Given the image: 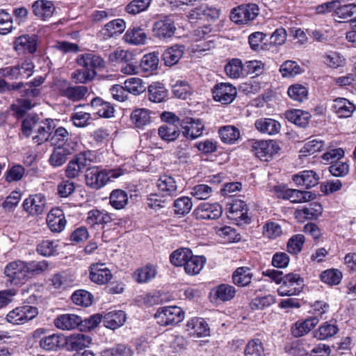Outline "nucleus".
Masks as SVG:
<instances>
[{
	"instance_id": "obj_1",
	"label": "nucleus",
	"mask_w": 356,
	"mask_h": 356,
	"mask_svg": "<svg viewBox=\"0 0 356 356\" xmlns=\"http://www.w3.org/2000/svg\"><path fill=\"white\" fill-rule=\"evenodd\" d=\"M54 129V123L51 119L40 120L37 116H27L22 124V131L24 136L29 137L34 134L33 140L40 145L47 141Z\"/></svg>"
},
{
	"instance_id": "obj_2",
	"label": "nucleus",
	"mask_w": 356,
	"mask_h": 356,
	"mask_svg": "<svg viewBox=\"0 0 356 356\" xmlns=\"http://www.w3.org/2000/svg\"><path fill=\"white\" fill-rule=\"evenodd\" d=\"M120 174L99 169V167L92 166L88 168L85 175L86 185L95 190H98L104 186L109 181L110 178H117Z\"/></svg>"
},
{
	"instance_id": "obj_3",
	"label": "nucleus",
	"mask_w": 356,
	"mask_h": 356,
	"mask_svg": "<svg viewBox=\"0 0 356 356\" xmlns=\"http://www.w3.org/2000/svg\"><path fill=\"white\" fill-rule=\"evenodd\" d=\"M277 293L280 296H292L298 295L304 286L303 279L300 275L290 273L284 275Z\"/></svg>"
},
{
	"instance_id": "obj_4",
	"label": "nucleus",
	"mask_w": 356,
	"mask_h": 356,
	"mask_svg": "<svg viewBox=\"0 0 356 356\" xmlns=\"http://www.w3.org/2000/svg\"><path fill=\"white\" fill-rule=\"evenodd\" d=\"M154 317L161 325H173L184 320V312L179 307H164L156 312Z\"/></svg>"
},
{
	"instance_id": "obj_5",
	"label": "nucleus",
	"mask_w": 356,
	"mask_h": 356,
	"mask_svg": "<svg viewBox=\"0 0 356 356\" xmlns=\"http://www.w3.org/2000/svg\"><path fill=\"white\" fill-rule=\"evenodd\" d=\"M4 273L15 285L24 284L30 278L26 262L21 260L8 264L5 267Z\"/></svg>"
},
{
	"instance_id": "obj_6",
	"label": "nucleus",
	"mask_w": 356,
	"mask_h": 356,
	"mask_svg": "<svg viewBox=\"0 0 356 356\" xmlns=\"http://www.w3.org/2000/svg\"><path fill=\"white\" fill-rule=\"evenodd\" d=\"M38 314V308L30 305L16 307L6 316V321L14 325H22L33 319Z\"/></svg>"
},
{
	"instance_id": "obj_7",
	"label": "nucleus",
	"mask_w": 356,
	"mask_h": 356,
	"mask_svg": "<svg viewBox=\"0 0 356 356\" xmlns=\"http://www.w3.org/2000/svg\"><path fill=\"white\" fill-rule=\"evenodd\" d=\"M280 147L274 140H256L252 143V151L255 156L263 161H268L280 150Z\"/></svg>"
},
{
	"instance_id": "obj_8",
	"label": "nucleus",
	"mask_w": 356,
	"mask_h": 356,
	"mask_svg": "<svg viewBox=\"0 0 356 356\" xmlns=\"http://www.w3.org/2000/svg\"><path fill=\"white\" fill-rule=\"evenodd\" d=\"M212 94L215 101L219 102L222 104H229L236 98L237 90L231 83H219L213 88Z\"/></svg>"
},
{
	"instance_id": "obj_9",
	"label": "nucleus",
	"mask_w": 356,
	"mask_h": 356,
	"mask_svg": "<svg viewBox=\"0 0 356 356\" xmlns=\"http://www.w3.org/2000/svg\"><path fill=\"white\" fill-rule=\"evenodd\" d=\"M222 213V209L218 203L202 202L194 210L193 215L199 220H216Z\"/></svg>"
},
{
	"instance_id": "obj_10",
	"label": "nucleus",
	"mask_w": 356,
	"mask_h": 356,
	"mask_svg": "<svg viewBox=\"0 0 356 356\" xmlns=\"http://www.w3.org/2000/svg\"><path fill=\"white\" fill-rule=\"evenodd\" d=\"M175 31L174 21L169 16H165L163 19L155 22L152 28L154 36L160 40L172 37Z\"/></svg>"
},
{
	"instance_id": "obj_11",
	"label": "nucleus",
	"mask_w": 356,
	"mask_h": 356,
	"mask_svg": "<svg viewBox=\"0 0 356 356\" xmlns=\"http://www.w3.org/2000/svg\"><path fill=\"white\" fill-rule=\"evenodd\" d=\"M76 62L78 65L86 70H102L106 67V62L100 56L93 53H86L77 56Z\"/></svg>"
},
{
	"instance_id": "obj_12",
	"label": "nucleus",
	"mask_w": 356,
	"mask_h": 356,
	"mask_svg": "<svg viewBox=\"0 0 356 356\" xmlns=\"http://www.w3.org/2000/svg\"><path fill=\"white\" fill-rule=\"evenodd\" d=\"M47 200L44 195L37 193L29 195L23 202V208L31 216H38L44 213Z\"/></svg>"
},
{
	"instance_id": "obj_13",
	"label": "nucleus",
	"mask_w": 356,
	"mask_h": 356,
	"mask_svg": "<svg viewBox=\"0 0 356 356\" xmlns=\"http://www.w3.org/2000/svg\"><path fill=\"white\" fill-rule=\"evenodd\" d=\"M275 191L277 192L279 197L289 200L293 203L306 202L313 200L316 197V195L310 191L291 188H286L278 191L277 188H275Z\"/></svg>"
},
{
	"instance_id": "obj_14",
	"label": "nucleus",
	"mask_w": 356,
	"mask_h": 356,
	"mask_svg": "<svg viewBox=\"0 0 356 356\" xmlns=\"http://www.w3.org/2000/svg\"><path fill=\"white\" fill-rule=\"evenodd\" d=\"M183 135L190 139H195L202 134L204 124L200 119L186 118L180 122Z\"/></svg>"
},
{
	"instance_id": "obj_15",
	"label": "nucleus",
	"mask_w": 356,
	"mask_h": 356,
	"mask_svg": "<svg viewBox=\"0 0 356 356\" xmlns=\"http://www.w3.org/2000/svg\"><path fill=\"white\" fill-rule=\"evenodd\" d=\"M159 193L164 197H172L177 195L178 186L175 179L170 175H161L156 182Z\"/></svg>"
},
{
	"instance_id": "obj_16",
	"label": "nucleus",
	"mask_w": 356,
	"mask_h": 356,
	"mask_svg": "<svg viewBox=\"0 0 356 356\" xmlns=\"http://www.w3.org/2000/svg\"><path fill=\"white\" fill-rule=\"evenodd\" d=\"M38 37L35 34L22 35L15 39L14 49L18 54H33L37 49Z\"/></svg>"
},
{
	"instance_id": "obj_17",
	"label": "nucleus",
	"mask_w": 356,
	"mask_h": 356,
	"mask_svg": "<svg viewBox=\"0 0 356 356\" xmlns=\"http://www.w3.org/2000/svg\"><path fill=\"white\" fill-rule=\"evenodd\" d=\"M91 338L83 334H72L65 337L64 336V346L70 351H81L88 347L91 343Z\"/></svg>"
},
{
	"instance_id": "obj_18",
	"label": "nucleus",
	"mask_w": 356,
	"mask_h": 356,
	"mask_svg": "<svg viewBox=\"0 0 356 356\" xmlns=\"http://www.w3.org/2000/svg\"><path fill=\"white\" fill-rule=\"evenodd\" d=\"M90 278L92 282L102 285L112 278V273L105 264H92L90 266Z\"/></svg>"
},
{
	"instance_id": "obj_19",
	"label": "nucleus",
	"mask_w": 356,
	"mask_h": 356,
	"mask_svg": "<svg viewBox=\"0 0 356 356\" xmlns=\"http://www.w3.org/2000/svg\"><path fill=\"white\" fill-rule=\"evenodd\" d=\"M66 220L63 211L59 208H54L47 216V223L53 232H62L66 225Z\"/></svg>"
},
{
	"instance_id": "obj_20",
	"label": "nucleus",
	"mask_w": 356,
	"mask_h": 356,
	"mask_svg": "<svg viewBox=\"0 0 356 356\" xmlns=\"http://www.w3.org/2000/svg\"><path fill=\"white\" fill-rule=\"evenodd\" d=\"M49 140L51 145L56 147L74 149L76 146V143L72 140L67 130L63 127H58Z\"/></svg>"
},
{
	"instance_id": "obj_21",
	"label": "nucleus",
	"mask_w": 356,
	"mask_h": 356,
	"mask_svg": "<svg viewBox=\"0 0 356 356\" xmlns=\"http://www.w3.org/2000/svg\"><path fill=\"white\" fill-rule=\"evenodd\" d=\"M81 318L73 314H65L58 316L54 319L55 326L62 330H72L79 327Z\"/></svg>"
},
{
	"instance_id": "obj_22",
	"label": "nucleus",
	"mask_w": 356,
	"mask_h": 356,
	"mask_svg": "<svg viewBox=\"0 0 356 356\" xmlns=\"http://www.w3.org/2000/svg\"><path fill=\"white\" fill-rule=\"evenodd\" d=\"M126 29V23L122 19H115L104 25L99 31V35L104 40L120 35Z\"/></svg>"
},
{
	"instance_id": "obj_23",
	"label": "nucleus",
	"mask_w": 356,
	"mask_h": 356,
	"mask_svg": "<svg viewBox=\"0 0 356 356\" xmlns=\"http://www.w3.org/2000/svg\"><path fill=\"white\" fill-rule=\"evenodd\" d=\"M332 108L339 118H347L352 116L356 109V106L348 99L338 97L334 100Z\"/></svg>"
},
{
	"instance_id": "obj_24",
	"label": "nucleus",
	"mask_w": 356,
	"mask_h": 356,
	"mask_svg": "<svg viewBox=\"0 0 356 356\" xmlns=\"http://www.w3.org/2000/svg\"><path fill=\"white\" fill-rule=\"evenodd\" d=\"M152 112L147 108H136L131 114V123L138 129H145L152 122Z\"/></svg>"
},
{
	"instance_id": "obj_25",
	"label": "nucleus",
	"mask_w": 356,
	"mask_h": 356,
	"mask_svg": "<svg viewBox=\"0 0 356 356\" xmlns=\"http://www.w3.org/2000/svg\"><path fill=\"white\" fill-rule=\"evenodd\" d=\"M187 331L191 336L202 337L209 334V327L207 322L201 318H193L188 321Z\"/></svg>"
},
{
	"instance_id": "obj_26",
	"label": "nucleus",
	"mask_w": 356,
	"mask_h": 356,
	"mask_svg": "<svg viewBox=\"0 0 356 356\" xmlns=\"http://www.w3.org/2000/svg\"><path fill=\"white\" fill-rule=\"evenodd\" d=\"M90 106L94 113L99 117L110 118L113 116L115 108L113 106L100 97H95L91 100Z\"/></svg>"
},
{
	"instance_id": "obj_27",
	"label": "nucleus",
	"mask_w": 356,
	"mask_h": 356,
	"mask_svg": "<svg viewBox=\"0 0 356 356\" xmlns=\"http://www.w3.org/2000/svg\"><path fill=\"white\" fill-rule=\"evenodd\" d=\"M32 8L35 15L42 20H47L51 17L55 10L54 3L47 0H38L35 1Z\"/></svg>"
},
{
	"instance_id": "obj_28",
	"label": "nucleus",
	"mask_w": 356,
	"mask_h": 356,
	"mask_svg": "<svg viewBox=\"0 0 356 356\" xmlns=\"http://www.w3.org/2000/svg\"><path fill=\"white\" fill-rule=\"evenodd\" d=\"M318 179V175L313 170H304L293 175V181L297 186H305L307 188L316 186Z\"/></svg>"
},
{
	"instance_id": "obj_29",
	"label": "nucleus",
	"mask_w": 356,
	"mask_h": 356,
	"mask_svg": "<svg viewBox=\"0 0 356 356\" xmlns=\"http://www.w3.org/2000/svg\"><path fill=\"white\" fill-rule=\"evenodd\" d=\"M211 293L216 301L225 302L232 300L235 297L236 290L232 285L221 284L215 287Z\"/></svg>"
},
{
	"instance_id": "obj_30",
	"label": "nucleus",
	"mask_w": 356,
	"mask_h": 356,
	"mask_svg": "<svg viewBox=\"0 0 356 356\" xmlns=\"http://www.w3.org/2000/svg\"><path fill=\"white\" fill-rule=\"evenodd\" d=\"M126 320V315L121 310L111 311L102 316V322L105 327L115 330L122 326Z\"/></svg>"
},
{
	"instance_id": "obj_31",
	"label": "nucleus",
	"mask_w": 356,
	"mask_h": 356,
	"mask_svg": "<svg viewBox=\"0 0 356 356\" xmlns=\"http://www.w3.org/2000/svg\"><path fill=\"white\" fill-rule=\"evenodd\" d=\"M319 322L317 317H309L304 321H297L291 327V333L295 337H300L307 334Z\"/></svg>"
},
{
	"instance_id": "obj_32",
	"label": "nucleus",
	"mask_w": 356,
	"mask_h": 356,
	"mask_svg": "<svg viewBox=\"0 0 356 356\" xmlns=\"http://www.w3.org/2000/svg\"><path fill=\"white\" fill-rule=\"evenodd\" d=\"M185 47L182 44H175L164 51L162 59L167 66H172L177 63L183 56Z\"/></svg>"
},
{
	"instance_id": "obj_33",
	"label": "nucleus",
	"mask_w": 356,
	"mask_h": 356,
	"mask_svg": "<svg viewBox=\"0 0 356 356\" xmlns=\"http://www.w3.org/2000/svg\"><path fill=\"white\" fill-rule=\"evenodd\" d=\"M40 346L46 350H57L64 347V335L61 334H52L42 337L40 340Z\"/></svg>"
},
{
	"instance_id": "obj_34",
	"label": "nucleus",
	"mask_w": 356,
	"mask_h": 356,
	"mask_svg": "<svg viewBox=\"0 0 356 356\" xmlns=\"http://www.w3.org/2000/svg\"><path fill=\"white\" fill-rule=\"evenodd\" d=\"M256 129L261 133L268 135L277 134L281 128L279 122L271 118H260L254 123Z\"/></svg>"
},
{
	"instance_id": "obj_35",
	"label": "nucleus",
	"mask_w": 356,
	"mask_h": 356,
	"mask_svg": "<svg viewBox=\"0 0 356 356\" xmlns=\"http://www.w3.org/2000/svg\"><path fill=\"white\" fill-rule=\"evenodd\" d=\"M156 267L151 264L138 268L133 273L134 280L138 284H144L150 282L156 275Z\"/></svg>"
},
{
	"instance_id": "obj_36",
	"label": "nucleus",
	"mask_w": 356,
	"mask_h": 356,
	"mask_svg": "<svg viewBox=\"0 0 356 356\" xmlns=\"http://www.w3.org/2000/svg\"><path fill=\"white\" fill-rule=\"evenodd\" d=\"M168 97V90L159 82H154L148 86V99L154 103L163 102Z\"/></svg>"
},
{
	"instance_id": "obj_37",
	"label": "nucleus",
	"mask_w": 356,
	"mask_h": 356,
	"mask_svg": "<svg viewBox=\"0 0 356 356\" xmlns=\"http://www.w3.org/2000/svg\"><path fill=\"white\" fill-rule=\"evenodd\" d=\"M286 118L289 121L302 127H305L311 118L309 112L300 109H293L286 113Z\"/></svg>"
},
{
	"instance_id": "obj_38",
	"label": "nucleus",
	"mask_w": 356,
	"mask_h": 356,
	"mask_svg": "<svg viewBox=\"0 0 356 356\" xmlns=\"http://www.w3.org/2000/svg\"><path fill=\"white\" fill-rule=\"evenodd\" d=\"M252 273L248 267H239L232 274L233 283L238 286H248L252 280Z\"/></svg>"
},
{
	"instance_id": "obj_39",
	"label": "nucleus",
	"mask_w": 356,
	"mask_h": 356,
	"mask_svg": "<svg viewBox=\"0 0 356 356\" xmlns=\"http://www.w3.org/2000/svg\"><path fill=\"white\" fill-rule=\"evenodd\" d=\"M221 140L227 144H234L240 138L238 129L232 125L221 127L218 130Z\"/></svg>"
},
{
	"instance_id": "obj_40",
	"label": "nucleus",
	"mask_w": 356,
	"mask_h": 356,
	"mask_svg": "<svg viewBox=\"0 0 356 356\" xmlns=\"http://www.w3.org/2000/svg\"><path fill=\"white\" fill-rule=\"evenodd\" d=\"M206 259L203 256H192L188 259L184 266L185 272L189 275H195L198 274L202 269Z\"/></svg>"
},
{
	"instance_id": "obj_41",
	"label": "nucleus",
	"mask_w": 356,
	"mask_h": 356,
	"mask_svg": "<svg viewBox=\"0 0 356 356\" xmlns=\"http://www.w3.org/2000/svg\"><path fill=\"white\" fill-rule=\"evenodd\" d=\"M124 38L127 42L138 45L145 42L147 35L143 29L134 27L126 32Z\"/></svg>"
},
{
	"instance_id": "obj_42",
	"label": "nucleus",
	"mask_w": 356,
	"mask_h": 356,
	"mask_svg": "<svg viewBox=\"0 0 356 356\" xmlns=\"http://www.w3.org/2000/svg\"><path fill=\"white\" fill-rule=\"evenodd\" d=\"M72 150L67 148H54L49 159V164L54 168L61 166L66 162L67 156L71 154Z\"/></svg>"
},
{
	"instance_id": "obj_43",
	"label": "nucleus",
	"mask_w": 356,
	"mask_h": 356,
	"mask_svg": "<svg viewBox=\"0 0 356 356\" xmlns=\"http://www.w3.org/2000/svg\"><path fill=\"white\" fill-rule=\"evenodd\" d=\"M110 204L115 209H122L128 203L127 193L121 189L113 190L109 197Z\"/></svg>"
},
{
	"instance_id": "obj_44",
	"label": "nucleus",
	"mask_w": 356,
	"mask_h": 356,
	"mask_svg": "<svg viewBox=\"0 0 356 356\" xmlns=\"http://www.w3.org/2000/svg\"><path fill=\"white\" fill-rule=\"evenodd\" d=\"M158 134L162 140L172 142L179 136L180 131L175 124H165L159 128Z\"/></svg>"
},
{
	"instance_id": "obj_45",
	"label": "nucleus",
	"mask_w": 356,
	"mask_h": 356,
	"mask_svg": "<svg viewBox=\"0 0 356 356\" xmlns=\"http://www.w3.org/2000/svg\"><path fill=\"white\" fill-rule=\"evenodd\" d=\"M192 254V251L189 248H181L172 252L170 260L171 264L175 266H184Z\"/></svg>"
},
{
	"instance_id": "obj_46",
	"label": "nucleus",
	"mask_w": 356,
	"mask_h": 356,
	"mask_svg": "<svg viewBox=\"0 0 356 356\" xmlns=\"http://www.w3.org/2000/svg\"><path fill=\"white\" fill-rule=\"evenodd\" d=\"M192 207L193 202L190 197L187 196L180 197L174 201V213L177 216H185L191 211Z\"/></svg>"
},
{
	"instance_id": "obj_47",
	"label": "nucleus",
	"mask_w": 356,
	"mask_h": 356,
	"mask_svg": "<svg viewBox=\"0 0 356 356\" xmlns=\"http://www.w3.org/2000/svg\"><path fill=\"white\" fill-rule=\"evenodd\" d=\"M33 104L31 101L26 98L17 99L15 103L11 105V110L18 118H21L32 108Z\"/></svg>"
},
{
	"instance_id": "obj_48",
	"label": "nucleus",
	"mask_w": 356,
	"mask_h": 356,
	"mask_svg": "<svg viewBox=\"0 0 356 356\" xmlns=\"http://www.w3.org/2000/svg\"><path fill=\"white\" fill-rule=\"evenodd\" d=\"M124 85L127 89L128 93H131L134 95H138L146 90L145 83L142 79L138 77H131L127 79Z\"/></svg>"
},
{
	"instance_id": "obj_49",
	"label": "nucleus",
	"mask_w": 356,
	"mask_h": 356,
	"mask_svg": "<svg viewBox=\"0 0 356 356\" xmlns=\"http://www.w3.org/2000/svg\"><path fill=\"white\" fill-rule=\"evenodd\" d=\"M159 60L158 53L152 52L143 56L140 65L144 72H152L157 69Z\"/></svg>"
},
{
	"instance_id": "obj_50",
	"label": "nucleus",
	"mask_w": 356,
	"mask_h": 356,
	"mask_svg": "<svg viewBox=\"0 0 356 356\" xmlns=\"http://www.w3.org/2000/svg\"><path fill=\"white\" fill-rule=\"evenodd\" d=\"M97 72L92 70H86L83 67L76 69L71 74V79L76 83H87L91 81L96 76Z\"/></svg>"
},
{
	"instance_id": "obj_51",
	"label": "nucleus",
	"mask_w": 356,
	"mask_h": 356,
	"mask_svg": "<svg viewBox=\"0 0 356 356\" xmlns=\"http://www.w3.org/2000/svg\"><path fill=\"white\" fill-rule=\"evenodd\" d=\"M324 147L325 142L323 140L314 138L305 143L300 152L302 154V156H306L321 152Z\"/></svg>"
},
{
	"instance_id": "obj_52",
	"label": "nucleus",
	"mask_w": 356,
	"mask_h": 356,
	"mask_svg": "<svg viewBox=\"0 0 356 356\" xmlns=\"http://www.w3.org/2000/svg\"><path fill=\"white\" fill-rule=\"evenodd\" d=\"M288 95L291 99L298 102H303L307 99L308 90L301 84H294L288 89Z\"/></svg>"
},
{
	"instance_id": "obj_53",
	"label": "nucleus",
	"mask_w": 356,
	"mask_h": 356,
	"mask_svg": "<svg viewBox=\"0 0 356 356\" xmlns=\"http://www.w3.org/2000/svg\"><path fill=\"white\" fill-rule=\"evenodd\" d=\"M245 356H265L264 348L259 339H252L246 344L244 350Z\"/></svg>"
},
{
	"instance_id": "obj_54",
	"label": "nucleus",
	"mask_w": 356,
	"mask_h": 356,
	"mask_svg": "<svg viewBox=\"0 0 356 356\" xmlns=\"http://www.w3.org/2000/svg\"><path fill=\"white\" fill-rule=\"evenodd\" d=\"M338 330L335 325L325 322L315 332V337L319 340H324L336 334Z\"/></svg>"
},
{
	"instance_id": "obj_55",
	"label": "nucleus",
	"mask_w": 356,
	"mask_h": 356,
	"mask_svg": "<svg viewBox=\"0 0 356 356\" xmlns=\"http://www.w3.org/2000/svg\"><path fill=\"white\" fill-rule=\"evenodd\" d=\"M219 17V10L212 8H200L192 10L190 14L191 19H203V18H211V19H216Z\"/></svg>"
},
{
	"instance_id": "obj_56",
	"label": "nucleus",
	"mask_w": 356,
	"mask_h": 356,
	"mask_svg": "<svg viewBox=\"0 0 356 356\" xmlns=\"http://www.w3.org/2000/svg\"><path fill=\"white\" fill-rule=\"evenodd\" d=\"M336 17L342 19H348L356 17V3H348L341 5L339 1L337 10H336Z\"/></svg>"
},
{
	"instance_id": "obj_57",
	"label": "nucleus",
	"mask_w": 356,
	"mask_h": 356,
	"mask_svg": "<svg viewBox=\"0 0 356 356\" xmlns=\"http://www.w3.org/2000/svg\"><path fill=\"white\" fill-rule=\"evenodd\" d=\"M71 298L76 305L88 307L92 304V295L86 290H77L73 293Z\"/></svg>"
},
{
	"instance_id": "obj_58",
	"label": "nucleus",
	"mask_w": 356,
	"mask_h": 356,
	"mask_svg": "<svg viewBox=\"0 0 356 356\" xmlns=\"http://www.w3.org/2000/svg\"><path fill=\"white\" fill-rule=\"evenodd\" d=\"M305 238L303 234H298L292 236L287 243V250L289 253L296 254L299 253L305 243Z\"/></svg>"
},
{
	"instance_id": "obj_59",
	"label": "nucleus",
	"mask_w": 356,
	"mask_h": 356,
	"mask_svg": "<svg viewBox=\"0 0 356 356\" xmlns=\"http://www.w3.org/2000/svg\"><path fill=\"white\" fill-rule=\"evenodd\" d=\"M280 72L284 77L294 76L302 72L298 64L293 60H286L284 62L280 68Z\"/></svg>"
},
{
	"instance_id": "obj_60",
	"label": "nucleus",
	"mask_w": 356,
	"mask_h": 356,
	"mask_svg": "<svg viewBox=\"0 0 356 356\" xmlns=\"http://www.w3.org/2000/svg\"><path fill=\"white\" fill-rule=\"evenodd\" d=\"M109 216L101 212L97 209H93L88 213L86 222L88 225L93 226L95 225L106 224L109 220Z\"/></svg>"
},
{
	"instance_id": "obj_61",
	"label": "nucleus",
	"mask_w": 356,
	"mask_h": 356,
	"mask_svg": "<svg viewBox=\"0 0 356 356\" xmlns=\"http://www.w3.org/2000/svg\"><path fill=\"white\" fill-rule=\"evenodd\" d=\"M28 273L30 278L32 276H35L43 273L49 268V263L46 260L42 261H31L26 262Z\"/></svg>"
},
{
	"instance_id": "obj_62",
	"label": "nucleus",
	"mask_w": 356,
	"mask_h": 356,
	"mask_svg": "<svg viewBox=\"0 0 356 356\" xmlns=\"http://www.w3.org/2000/svg\"><path fill=\"white\" fill-rule=\"evenodd\" d=\"M342 278V273L337 269H328L321 275V279L324 283L330 285H337Z\"/></svg>"
},
{
	"instance_id": "obj_63",
	"label": "nucleus",
	"mask_w": 356,
	"mask_h": 356,
	"mask_svg": "<svg viewBox=\"0 0 356 356\" xmlns=\"http://www.w3.org/2000/svg\"><path fill=\"white\" fill-rule=\"evenodd\" d=\"M225 70L228 76L232 79L238 78L242 74L243 66L240 59L234 58L225 65Z\"/></svg>"
},
{
	"instance_id": "obj_64",
	"label": "nucleus",
	"mask_w": 356,
	"mask_h": 356,
	"mask_svg": "<svg viewBox=\"0 0 356 356\" xmlns=\"http://www.w3.org/2000/svg\"><path fill=\"white\" fill-rule=\"evenodd\" d=\"M88 88L84 86H70V88H68L67 91H66V93L65 95V97L67 98L68 99L76 102L79 101L84 97V96L88 92Z\"/></svg>"
}]
</instances>
